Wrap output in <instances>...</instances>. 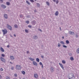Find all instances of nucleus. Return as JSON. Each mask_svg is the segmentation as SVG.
I'll list each match as a JSON object with an SVG mask.
<instances>
[{"label":"nucleus","mask_w":79,"mask_h":79,"mask_svg":"<svg viewBox=\"0 0 79 79\" xmlns=\"http://www.w3.org/2000/svg\"><path fill=\"white\" fill-rule=\"evenodd\" d=\"M33 38L34 39H35V40H36V39H38V37L37 36H34L33 37Z\"/></svg>","instance_id":"obj_16"},{"label":"nucleus","mask_w":79,"mask_h":79,"mask_svg":"<svg viewBox=\"0 0 79 79\" xmlns=\"http://www.w3.org/2000/svg\"><path fill=\"white\" fill-rule=\"evenodd\" d=\"M34 77L35 79H38L39 78V76L37 73H35L34 74Z\"/></svg>","instance_id":"obj_5"},{"label":"nucleus","mask_w":79,"mask_h":79,"mask_svg":"<svg viewBox=\"0 0 79 79\" xmlns=\"http://www.w3.org/2000/svg\"><path fill=\"white\" fill-rule=\"evenodd\" d=\"M37 5L38 6H40V4L38 3H37Z\"/></svg>","instance_id":"obj_40"},{"label":"nucleus","mask_w":79,"mask_h":79,"mask_svg":"<svg viewBox=\"0 0 79 79\" xmlns=\"http://www.w3.org/2000/svg\"><path fill=\"white\" fill-rule=\"evenodd\" d=\"M2 78V76L0 75V79Z\"/></svg>","instance_id":"obj_54"},{"label":"nucleus","mask_w":79,"mask_h":79,"mask_svg":"<svg viewBox=\"0 0 79 79\" xmlns=\"http://www.w3.org/2000/svg\"><path fill=\"white\" fill-rule=\"evenodd\" d=\"M2 31L3 33V35H5V34H6L8 32V31L6 30V29H2Z\"/></svg>","instance_id":"obj_2"},{"label":"nucleus","mask_w":79,"mask_h":79,"mask_svg":"<svg viewBox=\"0 0 79 79\" xmlns=\"http://www.w3.org/2000/svg\"><path fill=\"white\" fill-rule=\"evenodd\" d=\"M30 2H34V0H30Z\"/></svg>","instance_id":"obj_37"},{"label":"nucleus","mask_w":79,"mask_h":79,"mask_svg":"<svg viewBox=\"0 0 79 79\" xmlns=\"http://www.w3.org/2000/svg\"><path fill=\"white\" fill-rule=\"evenodd\" d=\"M14 76L15 77H17V74H14Z\"/></svg>","instance_id":"obj_42"},{"label":"nucleus","mask_w":79,"mask_h":79,"mask_svg":"<svg viewBox=\"0 0 79 79\" xmlns=\"http://www.w3.org/2000/svg\"><path fill=\"white\" fill-rule=\"evenodd\" d=\"M11 69L12 70H13L15 69V68L14 67H11Z\"/></svg>","instance_id":"obj_34"},{"label":"nucleus","mask_w":79,"mask_h":79,"mask_svg":"<svg viewBox=\"0 0 79 79\" xmlns=\"http://www.w3.org/2000/svg\"><path fill=\"white\" fill-rule=\"evenodd\" d=\"M26 3H27V4H28L29 5H31V3L29 2V1H26Z\"/></svg>","instance_id":"obj_22"},{"label":"nucleus","mask_w":79,"mask_h":79,"mask_svg":"<svg viewBox=\"0 0 79 79\" xmlns=\"http://www.w3.org/2000/svg\"><path fill=\"white\" fill-rule=\"evenodd\" d=\"M6 27L9 29H10V30H11V29L12 28L11 26H10V25L8 24H7Z\"/></svg>","instance_id":"obj_4"},{"label":"nucleus","mask_w":79,"mask_h":79,"mask_svg":"<svg viewBox=\"0 0 79 79\" xmlns=\"http://www.w3.org/2000/svg\"><path fill=\"white\" fill-rule=\"evenodd\" d=\"M4 16L6 19H8V15L7 14H4Z\"/></svg>","instance_id":"obj_13"},{"label":"nucleus","mask_w":79,"mask_h":79,"mask_svg":"<svg viewBox=\"0 0 79 79\" xmlns=\"http://www.w3.org/2000/svg\"><path fill=\"white\" fill-rule=\"evenodd\" d=\"M55 15H56V16H58V11H57L56 12Z\"/></svg>","instance_id":"obj_19"},{"label":"nucleus","mask_w":79,"mask_h":79,"mask_svg":"<svg viewBox=\"0 0 79 79\" xmlns=\"http://www.w3.org/2000/svg\"><path fill=\"white\" fill-rule=\"evenodd\" d=\"M0 2H3V0H0Z\"/></svg>","instance_id":"obj_48"},{"label":"nucleus","mask_w":79,"mask_h":79,"mask_svg":"<svg viewBox=\"0 0 79 79\" xmlns=\"http://www.w3.org/2000/svg\"><path fill=\"white\" fill-rule=\"evenodd\" d=\"M69 79H75V77H74V75L73 73H71L70 74V76L69 77Z\"/></svg>","instance_id":"obj_1"},{"label":"nucleus","mask_w":79,"mask_h":79,"mask_svg":"<svg viewBox=\"0 0 79 79\" xmlns=\"http://www.w3.org/2000/svg\"><path fill=\"white\" fill-rule=\"evenodd\" d=\"M53 1V2H56V0H52Z\"/></svg>","instance_id":"obj_51"},{"label":"nucleus","mask_w":79,"mask_h":79,"mask_svg":"<svg viewBox=\"0 0 79 79\" xmlns=\"http://www.w3.org/2000/svg\"><path fill=\"white\" fill-rule=\"evenodd\" d=\"M41 57L42 58H44V57L43 56H41Z\"/></svg>","instance_id":"obj_46"},{"label":"nucleus","mask_w":79,"mask_h":79,"mask_svg":"<svg viewBox=\"0 0 79 79\" xmlns=\"http://www.w3.org/2000/svg\"><path fill=\"white\" fill-rule=\"evenodd\" d=\"M36 61H37V62H39L40 61V60L39 58H37L36 59Z\"/></svg>","instance_id":"obj_21"},{"label":"nucleus","mask_w":79,"mask_h":79,"mask_svg":"<svg viewBox=\"0 0 79 79\" xmlns=\"http://www.w3.org/2000/svg\"><path fill=\"white\" fill-rule=\"evenodd\" d=\"M59 2V1L58 0H56V4H58Z\"/></svg>","instance_id":"obj_36"},{"label":"nucleus","mask_w":79,"mask_h":79,"mask_svg":"<svg viewBox=\"0 0 79 79\" xmlns=\"http://www.w3.org/2000/svg\"><path fill=\"white\" fill-rule=\"evenodd\" d=\"M27 54H28V53H29V51H27Z\"/></svg>","instance_id":"obj_44"},{"label":"nucleus","mask_w":79,"mask_h":79,"mask_svg":"<svg viewBox=\"0 0 79 79\" xmlns=\"http://www.w3.org/2000/svg\"><path fill=\"white\" fill-rule=\"evenodd\" d=\"M59 65H60V66L61 68H62V69L63 70H64V67H63V64H60V63H59Z\"/></svg>","instance_id":"obj_10"},{"label":"nucleus","mask_w":79,"mask_h":79,"mask_svg":"<svg viewBox=\"0 0 79 79\" xmlns=\"http://www.w3.org/2000/svg\"><path fill=\"white\" fill-rule=\"evenodd\" d=\"M25 32H26V33H28V32H29V31H28V30L27 29H25Z\"/></svg>","instance_id":"obj_30"},{"label":"nucleus","mask_w":79,"mask_h":79,"mask_svg":"<svg viewBox=\"0 0 79 79\" xmlns=\"http://www.w3.org/2000/svg\"><path fill=\"white\" fill-rule=\"evenodd\" d=\"M70 59L72 61H73V60H74V58H73V57H71Z\"/></svg>","instance_id":"obj_27"},{"label":"nucleus","mask_w":79,"mask_h":79,"mask_svg":"<svg viewBox=\"0 0 79 79\" xmlns=\"http://www.w3.org/2000/svg\"><path fill=\"white\" fill-rule=\"evenodd\" d=\"M66 42L67 44H69V42L68 40H66Z\"/></svg>","instance_id":"obj_25"},{"label":"nucleus","mask_w":79,"mask_h":79,"mask_svg":"<svg viewBox=\"0 0 79 79\" xmlns=\"http://www.w3.org/2000/svg\"><path fill=\"white\" fill-rule=\"evenodd\" d=\"M6 4L7 5L9 6L10 5V3L9 2H6Z\"/></svg>","instance_id":"obj_24"},{"label":"nucleus","mask_w":79,"mask_h":79,"mask_svg":"<svg viewBox=\"0 0 79 79\" xmlns=\"http://www.w3.org/2000/svg\"><path fill=\"white\" fill-rule=\"evenodd\" d=\"M0 60H1V61H2V62H5V59H4V58L1 57L0 58Z\"/></svg>","instance_id":"obj_8"},{"label":"nucleus","mask_w":79,"mask_h":79,"mask_svg":"<svg viewBox=\"0 0 79 79\" xmlns=\"http://www.w3.org/2000/svg\"><path fill=\"white\" fill-rule=\"evenodd\" d=\"M21 69V66L19 65H16V69L18 70H20Z\"/></svg>","instance_id":"obj_3"},{"label":"nucleus","mask_w":79,"mask_h":79,"mask_svg":"<svg viewBox=\"0 0 79 79\" xmlns=\"http://www.w3.org/2000/svg\"><path fill=\"white\" fill-rule=\"evenodd\" d=\"M7 48H9V47H10V46L9 45H8L7 46Z\"/></svg>","instance_id":"obj_47"},{"label":"nucleus","mask_w":79,"mask_h":79,"mask_svg":"<svg viewBox=\"0 0 79 79\" xmlns=\"http://www.w3.org/2000/svg\"><path fill=\"white\" fill-rule=\"evenodd\" d=\"M1 7H2V8H6V6L3 5V4H2L1 5Z\"/></svg>","instance_id":"obj_11"},{"label":"nucleus","mask_w":79,"mask_h":79,"mask_svg":"<svg viewBox=\"0 0 79 79\" xmlns=\"http://www.w3.org/2000/svg\"><path fill=\"white\" fill-rule=\"evenodd\" d=\"M31 23L32 24V25L34 26L35 25V24H36V22H35V21L33 20L32 22Z\"/></svg>","instance_id":"obj_7"},{"label":"nucleus","mask_w":79,"mask_h":79,"mask_svg":"<svg viewBox=\"0 0 79 79\" xmlns=\"http://www.w3.org/2000/svg\"><path fill=\"white\" fill-rule=\"evenodd\" d=\"M28 27H29L30 28H31V27H32L31 25H28Z\"/></svg>","instance_id":"obj_39"},{"label":"nucleus","mask_w":79,"mask_h":79,"mask_svg":"<svg viewBox=\"0 0 79 79\" xmlns=\"http://www.w3.org/2000/svg\"><path fill=\"white\" fill-rule=\"evenodd\" d=\"M14 36H15V37H16V35L15 34H14Z\"/></svg>","instance_id":"obj_53"},{"label":"nucleus","mask_w":79,"mask_h":79,"mask_svg":"<svg viewBox=\"0 0 79 79\" xmlns=\"http://www.w3.org/2000/svg\"><path fill=\"white\" fill-rule=\"evenodd\" d=\"M41 65H42V68H44V66L43 65V64Z\"/></svg>","instance_id":"obj_49"},{"label":"nucleus","mask_w":79,"mask_h":79,"mask_svg":"<svg viewBox=\"0 0 79 79\" xmlns=\"http://www.w3.org/2000/svg\"><path fill=\"white\" fill-rule=\"evenodd\" d=\"M10 35V37H13V36H12L11 35Z\"/></svg>","instance_id":"obj_55"},{"label":"nucleus","mask_w":79,"mask_h":79,"mask_svg":"<svg viewBox=\"0 0 79 79\" xmlns=\"http://www.w3.org/2000/svg\"><path fill=\"white\" fill-rule=\"evenodd\" d=\"M20 17H21V18H22V17H23V15H20Z\"/></svg>","instance_id":"obj_45"},{"label":"nucleus","mask_w":79,"mask_h":79,"mask_svg":"<svg viewBox=\"0 0 79 79\" xmlns=\"http://www.w3.org/2000/svg\"><path fill=\"white\" fill-rule=\"evenodd\" d=\"M14 27L15 28H18V26L17 25L15 24L14 25Z\"/></svg>","instance_id":"obj_29"},{"label":"nucleus","mask_w":79,"mask_h":79,"mask_svg":"<svg viewBox=\"0 0 79 79\" xmlns=\"http://www.w3.org/2000/svg\"><path fill=\"white\" fill-rule=\"evenodd\" d=\"M58 46L59 47H61V44H60L59 43H58Z\"/></svg>","instance_id":"obj_31"},{"label":"nucleus","mask_w":79,"mask_h":79,"mask_svg":"<svg viewBox=\"0 0 79 79\" xmlns=\"http://www.w3.org/2000/svg\"><path fill=\"white\" fill-rule=\"evenodd\" d=\"M26 23H27V24H29V21L28 20L26 21Z\"/></svg>","instance_id":"obj_32"},{"label":"nucleus","mask_w":79,"mask_h":79,"mask_svg":"<svg viewBox=\"0 0 79 79\" xmlns=\"http://www.w3.org/2000/svg\"><path fill=\"white\" fill-rule=\"evenodd\" d=\"M1 56L2 57H5V55H4V54H2L1 55Z\"/></svg>","instance_id":"obj_35"},{"label":"nucleus","mask_w":79,"mask_h":79,"mask_svg":"<svg viewBox=\"0 0 79 79\" xmlns=\"http://www.w3.org/2000/svg\"><path fill=\"white\" fill-rule=\"evenodd\" d=\"M10 58L12 60H15V57H14V56H10Z\"/></svg>","instance_id":"obj_12"},{"label":"nucleus","mask_w":79,"mask_h":79,"mask_svg":"<svg viewBox=\"0 0 79 79\" xmlns=\"http://www.w3.org/2000/svg\"><path fill=\"white\" fill-rule=\"evenodd\" d=\"M0 70H1V71H3V69L2 68H1L0 69Z\"/></svg>","instance_id":"obj_38"},{"label":"nucleus","mask_w":79,"mask_h":79,"mask_svg":"<svg viewBox=\"0 0 79 79\" xmlns=\"http://www.w3.org/2000/svg\"><path fill=\"white\" fill-rule=\"evenodd\" d=\"M46 3L47 4V5H48V6H49V5H50V3H49V2H46Z\"/></svg>","instance_id":"obj_28"},{"label":"nucleus","mask_w":79,"mask_h":79,"mask_svg":"<svg viewBox=\"0 0 79 79\" xmlns=\"http://www.w3.org/2000/svg\"><path fill=\"white\" fill-rule=\"evenodd\" d=\"M22 73L23 75H25V74H26V72H25V71H23L22 72Z\"/></svg>","instance_id":"obj_23"},{"label":"nucleus","mask_w":79,"mask_h":79,"mask_svg":"<svg viewBox=\"0 0 79 79\" xmlns=\"http://www.w3.org/2000/svg\"><path fill=\"white\" fill-rule=\"evenodd\" d=\"M62 62L63 64H65L66 63V61L64 60H62Z\"/></svg>","instance_id":"obj_20"},{"label":"nucleus","mask_w":79,"mask_h":79,"mask_svg":"<svg viewBox=\"0 0 79 79\" xmlns=\"http://www.w3.org/2000/svg\"><path fill=\"white\" fill-rule=\"evenodd\" d=\"M60 43L61 44H62V45H64V42L63 41H60Z\"/></svg>","instance_id":"obj_17"},{"label":"nucleus","mask_w":79,"mask_h":79,"mask_svg":"<svg viewBox=\"0 0 79 79\" xmlns=\"http://www.w3.org/2000/svg\"><path fill=\"white\" fill-rule=\"evenodd\" d=\"M0 50V51L2 52H5V50H4V49H3V48H2V47H1Z\"/></svg>","instance_id":"obj_15"},{"label":"nucleus","mask_w":79,"mask_h":79,"mask_svg":"<svg viewBox=\"0 0 79 79\" xmlns=\"http://www.w3.org/2000/svg\"><path fill=\"white\" fill-rule=\"evenodd\" d=\"M40 65H42V63L41 62H40Z\"/></svg>","instance_id":"obj_41"},{"label":"nucleus","mask_w":79,"mask_h":79,"mask_svg":"<svg viewBox=\"0 0 79 79\" xmlns=\"http://www.w3.org/2000/svg\"><path fill=\"white\" fill-rule=\"evenodd\" d=\"M76 37L77 38L78 37V35H76Z\"/></svg>","instance_id":"obj_43"},{"label":"nucleus","mask_w":79,"mask_h":79,"mask_svg":"<svg viewBox=\"0 0 79 79\" xmlns=\"http://www.w3.org/2000/svg\"><path fill=\"white\" fill-rule=\"evenodd\" d=\"M35 0V1H36V0Z\"/></svg>","instance_id":"obj_58"},{"label":"nucleus","mask_w":79,"mask_h":79,"mask_svg":"<svg viewBox=\"0 0 79 79\" xmlns=\"http://www.w3.org/2000/svg\"><path fill=\"white\" fill-rule=\"evenodd\" d=\"M14 79H16V78H15Z\"/></svg>","instance_id":"obj_59"},{"label":"nucleus","mask_w":79,"mask_h":79,"mask_svg":"<svg viewBox=\"0 0 79 79\" xmlns=\"http://www.w3.org/2000/svg\"><path fill=\"white\" fill-rule=\"evenodd\" d=\"M62 39H64V36L62 37Z\"/></svg>","instance_id":"obj_57"},{"label":"nucleus","mask_w":79,"mask_h":79,"mask_svg":"<svg viewBox=\"0 0 79 79\" xmlns=\"http://www.w3.org/2000/svg\"><path fill=\"white\" fill-rule=\"evenodd\" d=\"M39 31H41V32H42V30H41V29H39Z\"/></svg>","instance_id":"obj_50"},{"label":"nucleus","mask_w":79,"mask_h":79,"mask_svg":"<svg viewBox=\"0 0 79 79\" xmlns=\"http://www.w3.org/2000/svg\"><path fill=\"white\" fill-rule=\"evenodd\" d=\"M33 63L35 66H37V63L35 61H33Z\"/></svg>","instance_id":"obj_14"},{"label":"nucleus","mask_w":79,"mask_h":79,"mask_svg":"<svg viewBox=\"0 0 79 79\" xmlns=\"http://www.w3.org/2000/svg\"><path fill=\"white\" fill-rule=\"evenodd\" d=\"M55 70V69L53 67H51L50 69V71L51 73H53L54 71Z\"/></svg>","instance_id":"obj_6"},{"label":"nucleus","mask_w":79,"mask_h":79,"mask_svg":"<svg viewBox=\"0 0 79 79\" xmlns=\"http://www.w3.org/2000/svg\"><path fill=\"white\" fill-rule=\"evenodd\" d=\"M29 59L31 60V61H35V59H33L31 57H29Z\"/></svg>","instance_id":"obj_18"},{"label":"nucleus","mask_w":79,"mask_h":79,"mask_svg":"<svg viewBox=\"0 0 79 79\" xmlns=\"http://www.w3.org/2000/svg\"><path fill=\"white\" fill-rule=\"evenodd\" d=\"M69 33L70 35H74V33L72 31H69Z\"/></svg>","instance_id":"obj_9"},{"label":"nucleus","mask_w":79,"mask_h":79,"mask_svg":"<svg viewBox=\"0 0 79 79\" xmlns=\"http://www.w3.org/2000/svg\"><path fill=\"white\" fill-rule=\"evenodd\" d=\"M10 63L11 64H13V63L11 62H10Z\"/></svg>","instance_id":"obj_56"},{"label":"nucleus","mask_w":79,"mask_h":79,"mask_svg":"<svg viewBox=\"0 0 79 79\" xmlns=\"http://www.w3.org/2000/svg\"><path fill=\"white\" fill-rule=\"evenodd\" d=\"M77 53H79V48H78L76 50Z\"/></svg>","instance_id":"obj_26"},{"label":"nucleus","mask_w":79,"mask_h":79,"mask_svg":"<svg viewBox=\"0 0 79 79\" xmlns=\"http://www.w3.org/2000/svg\"><path fill=\"white\" fill-rule=\"evenodd\" d=\"M69 55H70V56H71V53H69Z\"/></svg>","instance_id":"obj_52"},{"label":"nucleus","mask_w":79,"mask_h":79,"mask_svg":"<svg viewBox=\"0 0 79 79\" xmlns=\"http://www.w3.org/2000/svg\"><path fill=\"white\" fill-rule=\"evenodd\" d=\"M63 47H64V48H67V46L65 45H63Z\"/></svg>","instance_id":"obj_33"}]
</instances>
